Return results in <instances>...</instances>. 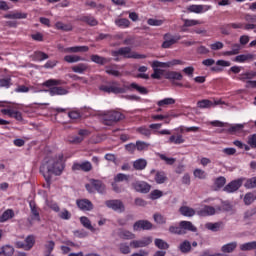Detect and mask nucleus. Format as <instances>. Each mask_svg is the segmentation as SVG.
Instances as JSON below:
<instances>
[{"mask_svg": "<svg viewBox=\"0 0 256 256\" xmlns=\"http://www.w3.org/2000/svg\"><path fill=\"white\" fill-rule=\"evenodd\" d=\"M64 169L65 162H63V154H59L54 158H50L40 167V173L43 175L48 189L51 187L52 175H62Z\"/></svg>", "mask_w": 256, "mask_h": 256, "instance_id": "nucleus-1", "label": "nucleus"}, {"mask_svg": "<svg viewBox=\"0 0 256 256\" xmlns=\"http://www.w3.org/2000/svg\"><path fill=\"white\" fill-rule=\"evenodd\" d=\"M138 91L140 95H147L149 91L147 88L143 86H139L137 83H131L130 85H123V87L119 86L118 81H110L107 84H103L100 86V91L104 93H114V95H119V93H127L128 91Z\"/></svg>", "mask_w": 256, "mask_h": 256, "instance_id": "nucleus-2", "label": "nucleus"}, {"mask_svg": "<svg viewBox=\"0 0 256 256\" xmlns=\"http://www.w3.org/2000/svg\"><path fill=\"white\" fill-rule=\"evenodd\" d=\"M111 55L115 57L114 61H119V56L124 57V59H147L145 54L132 52L131 47H121L118 50H112Z\"/></svg>", "mask_w": 256, "mask_h": 256, "instance_id": "nucleus-3", "label": "nucleus"}, {"mask_svg": "<svg viewBox=\"0 0 256 256\" xmlns=\"http://www.w3.org/2000/svg\"><path fill=\"white\" fill-rule=\"evenodd\" d=\"M256 77V72L255 71H246L238 76L233 77V79H236V81H241L242 83H246V87H251L252 89H256V80H251L255 79Z\"/></svg>", "mask_w": 256, "mask_h": 256, "instance_id": "nucleus-4", "label": "nucleus"}, {"mask_svg": "<svg viewBox=\"0 0 256 256\" xmlns=\"http://www.w3.org/2000/svg\"><path fill=\"white\" fill-rule=\"evenodd\" d=\"M91 135V131L87 129H80L78 134H70L67 136L66 141L70 145H81L83 141H85V137H89Z\"/></svg>", "mask_w": 256, "mask_h": 256, "instance_id": "nucleus-5", "label": "nucleus"}, {"mask_svg": "<svg viewBox=\"0 0 256 256\" xmlns=\"http://www.w3.org/2000/svg\"><path fill=\"white\" fill-rule=\"evenodd\" d=\"M164 42L162 43L163 49H171L175 43H179L182 37L179 34L173 35L171 33H166L163 36Z\"/></svg>", "mask_w": 256, "mask_h": 256, "instance_id": "nucleus-6", "label": "nucleus"}, {"mask_svg": "<svg viewBox=\"0 0 256 256\" xmlns=\"http://www.w3.org/2000/svg\"><path fill=\"white\" fill-rule=\"evenodd\" d=\"M125 119V115L119 111H110L107 113L104 123L105 125H113V123H117L118 121H123Z\"/></svg>", "mask_w": 256, "mask_h": 256, "instance_id": "nucleus-7", "label": "nucleus"}, {"mask_svg": "<svg viewBox=\"0 0 256 256\" xmlns=\"http://www.w3.org/2000/svg\"><path fill=\"white\" fill-rule=\"evenodd\" d=\"M243 181H245V178H238L231 181L224 187V191L226 193H235V191H239V189H241L243 186Z\"/></svg>", "mask_w": 256, "mask_h": 256, "instance_id": "nucleus-8", "label": "nucleus"}, {"mask_svg": "<svg viewBox=\"0 0 256 256\" xmlns=\"http://www.w3.org/2000/svg\"><path fill=\"white\" fill-rule=\"evenodd\" d=\"M211 9H213V6L211 5H203V4H192L190 6H188L187 10L190 13H196V14H200V13H207V11H211Z\"/></svg>", "mask_w": 256, "mask_h": 256, "instance_id": "nucleus-9", "label": "nucleus"}, {"mask_svg": "<svg viewBox=\"0 0 256 256\" xmlns=\"http://www.w3.org/2000/svg\"><path fill=\"white\" fill-rule=\"evenodd\" d=\"M76 205H77L78 209H80V211H93V209L95 207L93 205V202H91V200H89L87 198L77 199Z\"/></svg>", "mask_w": 256, "mask_h": 256, "instance_id": "nucleus-10", "label": "nucleus"}, {"mask_svg": "<svg viewBox=\"0 0 256 256\" xmlns=\"http://www.w3.org/2000/svg\"><path fill=\"white\" fill-rule=\"evenodd\" d=\"M153 243V238L151 236L144 237L141 240H134L130 242V247L133 249H139L142 247H147Z\"/></svg>", "mask_w": 256, "mask_h": 256, "instance_id": "nucleus-11", "label": "nucleus"}, {"mask_svg": "<svg viewBox=\"0 0 256 256\" xmlns=\"http://www.w3.org/2000/svg\"><path fill=\"white\" fill-rule=\"evenodd\" d=\"M153 229V224L148 220H138L133 225V231H150Z\"/></svg>", "mask_w": 256, "mask_h": 256, "instance_id": "nucleus-12", "label": "nucleus"}, {"mask_svg": "<svg viewBox=\"0 0 256 256\" xmlns=\"http://www.w3.org/2000/svg\"><path fill=\"white\" fill-rule=\"evenodd\" d=\"M215 213H217V208L209 205H204L202 209L196 211L199 217H212Z\"/></svg>", "mask_w": 256, "mask_h": 256, "instance_id": "nucleus-13", "label": "nucleus"}, {"mask_svg": "<svg viewBox=\"0 0 256 256\" xmlns=\"http://www.w3.org/2000/svg\"><path fill=\"white\" fill-rule=\"evenodd\" d=\"M105 205L109 209H113V211H119L120 213H123V211H125V205H123V202L121 200H107L105 202Z\"/></svg>", "mask_w": 256, "mask_h": 256, "instance_id": "nucleus-14", "label": "nucleus"}, {"mask_svg": "<svg viewBox=\"0 0 256 256\" xmlns=\"http://www.w3.org/2000/svg\"><path fill=\"white\" fill-rule=\"evenodd\" d=\"M132 187L137 193H149L151 191V185L144 181H136L132 184Z\"/></svg>", "mask_w": 256, "mask_h": 256, "instance_id": "nucleus-15", "label": "nucleus"}, {"mask_svg": "<svg viewBox=\"0 0 256 256\" xmlns=\"http://www.w3.org/2000/svg\"><path fill=\"white\" fill-rule=\"evenodd\" d=\"M215 105H221V101H215L213 103L209 99H203L197 102V107H199V109H211V107H215Z\"/></svg>", "mask_w": 256, "mask_h": 256, "instance_id": "nucleus-16", "label": "nucleus"}, {"mask_svg": "<svg viewBox=\"0 0 256 256\" xmlns=\"http://www.w3.org/2000/svg\"><path fill=\"white\" fill-rule=\"evenodd\" d=\"M29 207L32 214V220L41 221V215L39 214V208H37V204L35 203V200H31L29 202Z\"/></svg>", "mask_w": 256, "mask_h": 256, "instance_id": "nucleus-17", "label": "nucleus"}, {"mask_svg": "<svg viewBox=\"0 0 256 256\" xmlns=\"http://www.w3.org/2000/svg\"><path fill=\"white\" fill-rule=\"evenodd\" d=\"M79 21H81L82 23H86V25H89L90 27H97V25H99V21L92 15L81 16L79 18Z\"/></svg>", "mask_w": 256, "mask_h": 256, "instance_id": "nucleus-18", "label": "nucleus"}, {"mask_svg": "<svg viewBox=\"0 0 256 256\" xmlns=\"http://www.w3.org/2000/svg\"><path fill=\"white\" fill-rule=\"evenodd\" d=\"M118 237L120 239H124L125 241H131L132 239H135L136 236L133 232L120 228L118 230Z\"/></svg>", "mask_w": 256, "mask_h": 256, "instance_id": "nucleus-19", "label": "nucleus"}, {"mask_svg": "<svg viewBox=\"0 0 256 256\" xmlns=\"http://www.w3.org/2000/svg\"><path fill=\"white\" fill-rule=\"evenodd\" d=\"M180 227L182 231H190L191 233H197V228L193 225V222L182 220L180 221Z\"/></svg>", "mask_w": 256, "mask_h": 256, "instance_id": "nucleus-20", "label": "nucleus"}, {"mask_svg": "<svg viewBox=\"0 0 256 256\" xmlns=\"http://www.w3.org/2000/svg\"><path fill=\"white\" fill-rule=\"evenodd\" d=\"M65 53H87L89 46H72L65 48Z\"/></svg>", "mask_w": 256, "mask_h": 256, "instance_id": "nucleus-21", "label": "nucleus"}, {"mask_svg": "<svg viewBox=\"0 0 256 256\" xmlns=\"http://www.w3.org/2000/svg\"><path fill=\"white\" fill-rule=\"evenodd\" d=\"M4 19H27V13L12 11L4 15Z\"/></svg>", "mask_w": 256, "mask_h": 256, "instance_id": "nucleus-22", "label": "nucleus"}, {"mask_svg": "<svg viewBox=\"0 0 256 256\" xmlns=\"http://www.w3.org/2000/svg\"><path fill=\"white\" fill-rule=\"evenodd\" d=\"M179 213H181L183 217H195L197 211L189 206H182L179 208Z\"/></svg>", "mask_w": 256, "mask_h": 256, "instance_id": "nucleus-23", "label": "nucleus"}, {"mask_svg": "<svg viewBox=\"0 0 256 256\" xmlns=\"http://www.w3.org/2000/svg\"><path fill=\"white\" fill-rule=\"evenodd\" d=\"M49 93L51 97H55V95H67L69 91L61 86H54L49 89Z\"/></svg>", "mask_w": 256, "mask_h": 256, "instance_id": "nucleus-24", "label": "nucleus"}, {"mask_svg": "<svg viewBox=\"0 0 256 256\" xmlns=\"http://www.w3.org/2000/svg\"><path fill=\"white\" fill-rule=\"evenodd\" d=\"M71 70L73 71V73H79L80 75H83V73L89 70V64L79 63L72 66Z\"/></svg>", "mask_w": 256, "mask_h": 256, "instance_id": "nucleus-25", "label": "nucleus"}, {"mask_svg": "<svg viewBox=\"0 0 256 256\" xmlns=\"http://www.w3.org/2000/svg\"><path fill=\"white\" fill-rule=\"evenodd\" d=\"M91 61H93V63H96L97 65H107V63L111 61V58H105L97 54H93L91 55Z\"/></svg>", "mask_w": 256, "mask_h": 256, "instance_id": "nucleus-26", "label": "nucleus"}, {"mask_svg": "<svg viewBox=\"0 0 256 256\" xmlns=\"http://www.w3.org/2000/svg\"><path fill=\"white\" fill-rule=\"evenodd\" d=\"M90 183H92V186L94 187L95 191L97 193H105V184L101 180L92 179L90 180Z\"/></svg>", "mask_w": 256, "mask_h": 256, "instance_id": "nucleus-27", "label": "nucleus"}, {"mask_svg": "<svg viewBox=\"0 0 256 256\" xmlns=\"http://www.w3.org/2000/svg\"><path fill=\"white\" fill-rule=\"evenodd\" d=\"M80 223L83 225V227H85V229L91 231V233H95V231H97V229L91 225V220H89L87 216L80 217Z\"/></svg>", "mask_w": 256, "mask_h": 256, "instance_id": "nucleus-28", "label": "nucleus"}, {"mask_svg": "<svg viewBox=\"0 0 256 256\" xmlns=\"http://www.w3.org/2000/svg\"><path fill=\"white\" fill-rule=\"evenodd\" d=\"M253 54H241L234 58L235 63H246V61H253Z\"/></svg>", "mask_w": 256, "mask_h": 256, "instance_id": "nucleus-29", "label": "nucleus"}, {"mask_svg": "<svg viewBox=\"0 0 256 256\" xmlns=\"http://www.w3.org/2000/svg\"><path fill=\"white\" fill-rule=\"evenodd\" d=\"M13 253H15V248L11 245L0 247V256H13Z\"/></svg>", "mask_w": 256, "mask_h": 256, "instance_id": "nucleus-30", "label": "nucleus"}, {"mask_svg": "<svg viewBox=\"0 0 256 256\" xmlns=\"http://www.w3.org/2000/svg\"><path fill=\"white\" fill-rule=\"evenodd\" d=\"M167 143H170V144H174V145H181L183 143H185V138H183V135L181 134H178L177 136L176 135H172L169 137Z\"/></svg>", "mask_w": 256, "mask_h": 256, "instance_id": "nucleus-31", "label": "nucleus"}, {"mask_svg": "<svg viewBox=\"0 0 256 256\" xmlns=\"http://www.w3.org/2000/svg\"><path fill=\"white\" fill-rule=\"evenodd\" d=\"M15 217V212L13 209H7L0 216V223H5V221H9V219H13Z\"/></svg>", "mask_w": 256, "mask_h": 256, "instance_id": "nucleus-32", "label": "nucleus"}, {"mask_svg": "<svg viewBox=\"0 0 256 256\" xmlns=\"http://www.w3.org/2000/svg\"><path fill=\"white\" fill-rule=\"evenodd\" d=\"M44 249V256H51V253L55 250V241H47L44 245Z\"/></svg>", "mask_w": 256, "mask_h": 256, "instance_id": "nucleus-33", "label": "nucleus"}, {"mask_svg": "<svg viewBox=\"0 0 256 256\" xmlns=\"http://www.w3.org/2000/svg\"><path fill=\"white\" fill-rule=\"evenodd\" d=\"M133 167L136 171H143L147 167V160L139 158L133 162Z\"/></svg>", "mask_w": 256, "mask_h": 256, "instance_id": "nucleus-34", "label": "nucleus"}, {"mask_svg": "<svg viewBox=\"0 0 256 256\" xmlns=\"http://www.w3.org/2000/svg\"><path fill=\"white\" fill-rule=\"evenodd\" d=\"M154 245L158 249H161L160 251H167V249H169V243H167L165 240L161 238H156L154 240Z\"/></svg>", "mask_w": 256, "mask_h": 256, "instance_id": "nucleus-35", "label": "nucleus"}, {"mask_svg": "<svg viewBox=\"0 0 256 256\" xmlns=\"http://www.w3.org/2000/svg\"><path fill=\"white\" fill-rule=\"evenodd\" d=\"M55 28L58 31H65V32L73 31V25L65 24L61 21L55 23Z\"/></svg>", "mask_w": 256, "mask_h": 256, "instance_id": "nucleus-36", "label": "nucleus"}, {"mask_svg": "<svg viewBox=\"0 0 256 256\" xmlns=\"http://www.w3.org/2000/svg\"><path fill=\"white\" fill-rule=\"evenodd\" d=\"M166 79L170 81H181L183 79V74L181 72L170 71L166 74Z\"/></svg>", "mask_w": 256, "mask_h": 256, "instance_id": "nucleus-37", "label": "nucleus"}, {"mask_svg": "<svg viewBox=\"0 0 256 256\" xmlns=\"http://www.w3.org/2000/svg\"><path fill=\"white\" fill-rule=\"evenodd\" d=\"M154 179L158 185H163L167 181V174L164 171H157Z\"/></svg>", "mask_w": 256, "mask_h": 256, "instance_id": "nucleus-38", "label": "nucleus"}, {"mask_svg": "<svg viewBox=\"0 0 256 256\" xmlns=\"http://www.w3.org/2000/svg\"><path fill=\"white\" fill-rule=\"evenodd\" d=\"M33 61H45L46 59H49V55L42 51H36L32 55Z\"/></svg>", "mask_w": 256, "mask_h": 256, "instance_id": "nucleus-39", "label": "nucleus"}, {"mask_svg": "<svg viewBox=\"0 0 256 256\" xmlns=\"http://www.w3.org/2000/svg\"><path fill=\"white\" fill-rule=\"evenodd\" d=\"M85 58L79 55H66L64 56V61L66 63H79V61H84Z\"/></svg>", "mask_w": 256, "mask_h": 256, "instance_id": "nucleus-40", "label": "nucleus"}, {"mask_svg": "<svg viewBox=\"0 0 256 256\" xmlns=\"http://www.w3.org/2000/svg\"><path fill=\"white\" fill-rule=\"evenodd\" d=\"M115 25L120 27V29H127V27L131 25V21H129L127 18H118L115 20Z\"/></svg>", "mask_w": 256, "mask_h": 256, "instance_id": "nucleus-41", "label": "nucleus"}, {"mask_svg": "<svg viewBox=\"0 0 256 256\" xmlns=\"http://www.w3.org/2000/svg\"><path fill=\"white\" fill-rule=\"evenodd\" d=\"M24 243L26 245V251H31L33 249V247L35 246V236L28 235L25 238Z\"/></svg>", "mask_w": 256, "mask_h": 256, "instance_id": "nucleus-42", "label": "nucleus"}, {"mask_svg": "<svg viewBox=\"0 0 256 256\" xmlns=\"http://www.w3.org/2000/svg\"><path fill=\"white\" fill-rule=\"evenodd\" d=\"M244 187L245 189H256V176L251 178H244Z\"/></svg>", "mask_w": 256, "mask_h": 256, "instance_id": "nucleus-43", "label": "nucleus"}, {"mask_svg": "<svg viewBox=\"0 0 256 256\" xmlns=\"http://www.w3.org/2000/svg\"><path fill=\"white\" fill-rule=\"evenodd\" d=\"M234 249H237V242H231L223 245L221 251L222 253H233Z\"/></svg>", "mask_w": 256, "mask_h": 256, "instance_id": "nucleus-44", "label": "nucleus"}, {"mask_svg": "<svg viewBox=\"0 0 256 256\" xmlns=\"http://www.w3.org/2000/svg\"><path fill=\"white\" fill-rule=\"evenodd\" d=\"M221 225H223V223H221V222H215V223L208 222V223H206L205 227L209 231L217 232V231H219V229H221Z\"/></svg>", "mask_w": 256, "mask_h": 256, "instance_id": "nucleus-45", "label": "nucleus"}, {"mask_svg": "<svg viewBox=\"0 0 256 256\" xmlns=\"http://www.w3.org/2000/svg\"><path fill=\"white\" fill-rule=\"evenodd\" d=\"M253 249H256V241L247 242L240 245V251H253Z\"/></svg>", "mask_w": 256, "mask_h": 256, "instance_id": "nucleus-46", "label": "nucleus"}, {"mask_svg": "<svg viewBox=\"0 0 256 256\" xmlns=\"http://www.w3.org/2000/svg\"><path fill=\"white\" fill-rule=\"evenodd\" d=\"M57 85H63V81L56 79H49L43 83V87H57Z\"/></svg>", "mask_w": 256, "mask_h": 256, "instance_id": "nucleus-47", "label": "nucleus"}, {"mask_svg": "<svg viewBox=\"0 0 256 256\" xmlns=\"http://www.w3.org/2000/svg\"><path fill=\"white\" fill-rule=\"evenodd\" d=\"M176 101L173 98H164L157 102L158 107H167V105H175Z\"/></svg>", "mask_w": 256, "mask_h": 256, "instance_id": "nucleus-48", "label": "nucleus"}, {"mask_svg": "<svg viewBox=\"0 0 256 256\" xmlns=\"http://www.w3.org/2000/svg\"><path fill=\"white\" fill-rule=\"evenodd\" d=\"M179 249H180L181 253H189L191 251V242H189V240L183 241L179 245Z\"/></svg>", "mask_w": 256, "mask_h": 256, "instance_id": "nucleus-49", "label": "nucleus"}, {"mask_svg": "<svg viewBox=\"0 0 256 256\" xmlns=\"http://www.w3.org/2000/svg\"><path fill=\"white\" fill-rule=\"evenodd\" d=\"M153 219L158 225H165V223H167V218L159 213H155Z\"/></svg>", "mask_w": 256, "mask_h": 256, "instance_id": "nucleus-50", "label": "nucleus"}, {"mask_svg": "<svg viewBox=\"0 0 256 256\" xmlns=\"http://www.w3.org/2000/svg\"><path fill=\"white\" fill-rule=\"evenodd\" d=\"M129 178L130 176L127 174H123V173H118L115 177H114V181L116 183H121L123 181H126V183H129Z\"/></svg>", "mask_w": 256, "mask_h": 256, "instance_id": "nucleus-51", "label": "nucleus"}, {"mask_svg": "<svg viewBox=\"0 0 256 256\" xmlns=\"http://www.w3.org/2000/svg\"><path fill=\"white\" fill-rule=\"evenodd\" d=\"M256 196L252 192H248L244 196V203L245 205H251L253 201H255Z\"/></svg>", "mask_w": 256, "mask_h": 256, "instance_id": "nucleus-52", "label": "nucleus"}, {"mask_svg": "<svg viewBox=\"0 0 256 256\" xmlns=\"http://www.w3.org/2000/svg\"><path fill=\"white\" fill-rule=\"evenodd\" d=\"M169 231L174 235H185L187 233L186 231H182L180 224L179 226H170Z\"/></svg>", "mask_w": 256, "mask_h": 256, "instance_id": "nucleus-53", "label": "nucleus"}, {"mask_svg": "<svg viewBox=\"0 0 256 256\" xmlns=\"http://www.w3.org/2000/svg\"><path fill=\"white\" fill-rule=\"evenodd\" d=\"M136 149L137 151H147V149H149V144L147 142L138 140L136 141Z\"/></svg>", "mask_w": 256, "mask_h": 256, "instance_id": "nucleus-54", "label": "nucleus"}, {"mask_svg": "<svg viewBox=\"0 0 256 256\" xmlns=\"http://www.w3.org/2000/svg\"><path fill=\"white\" fill-rule=\"evenodd\" d=\"M225 183H227V179L223 176H220V177L216 178L214 185L218 189H221L222 187H225Z\"/></svg>", "mask_w": 256, "mask_h": 256, "instance_id": "nucleus-55", "label": "nucleus"}, {"mask_svg": "<svg viewBox=\"0 0 256 256\" xmlns=\"http://www.w3.org/2000/svg\"><path fill=\"white\" fill-rule=\"evenodd\" d=\"M13 83H11V77H6L0 79V87H4L5 89H9Z\"/></svg>", "mask_w": 256, "mask_h": 256, "instance_id": "nucleus-56", "label": "nucleus"}, {"mask_svg": "<svg viewBox=\"0 0 256 256\" xmlns=\"http://www.w3.org/2000/svg\"><path fill=\"white\" fill-rule=\"evenodd\" d=\"M58 217H60V219H64L65 221H69V219H71V212H69L67 209H63L58 213Z\"/></svg>", "mask_w": 256, "mask_h": 256, "instance_id": "nucleus-57", "label": "nucleus"}, {"mask_svg": "<svg viewBox=\"0 0 256 256\" xmlns=\"http://www.w3.org/2000/svg\"><path fill=\"white\" fill-rule=\"evenodd\" d=\"M194 177L197 179H206L207 173L204 170L197 168L194 170Z\"/></svg>", "mask_w": 256, "mask_h": 256, "instance_id": "nucleus-58", "label": "nucleus"}, {"mask_svg": "<svg viewBox=\"0 0 256 256\" xmlns=\"http://www.w3.org/2000/svg\"><path fill=\"white\" fill-rule=\"evenodd\" d=\"M148 25H150L151 27H161V25H163V20H158V19H154V18H149L147 20Z\"/></svg>", "mask_w": 256, "mask_h": 256, "instance_id": "nucleus-59", "label": "nucleus"}, {"mask_svg": "<svg viewBox=\"0 0 256 256\" xmlns=\"http://www.w3.org/2000/svg\"><path fill=\"white\" fill-rule=\"evenodd\" d=\"M137 132L140 133V135H144V137H151V129L145 126L139 127Z\"/></svg>", "mask_w": 256, "mask_h": 256, "instance_id": "nucleus-60", "label": "nucleus"}, {"mask_svg": "<svg viewBox=\"0 0 256 256\" xmlns=\"http://www.w3.org/2000/svg\"><path fill=\"white\" fill-rule=\"evenodd\" d=\"M119 249H120V253H123V255H129V253H131V248L127 243H121L119 246Z\"/></svg>", "mask_w": 256, "mask_h": 256, "instance_id": "nucleus-61", "label": "nucleus"}, {"mask_svg": "<svg viewBox=\"0 0 256 256\" xmlns=\"http://www.w3.org/2000/svg\"><path fill=\"white\" fill-rule=\"evenodd\" d=\"M247 144L251 149H256V134L248 136Z\"/></svg>", "mask_w": 256, "mask_h": 256, "instance_id": "nucleus-62", "label": "nucleus"}, {"mask_svg": "<svg viewBox=\"0 0 256 256\" xmlns=\"http://www.w3.org/2000/svg\"><path fill=\"white\" fill-rule=\"evenodd\" d=\"M201 22L199 20H184V27H195V25H200Z\"/></svg>", "mask_w": 256, "mask_h": 256, "instance_id": "nucleus-63", "label": "nucleus"}, {"mask_svg": "<svg viewBox=\"0 0 256 256\" xmlns=\"http://www.w3.org/2000/svg\"><path fill=\"white\" fill-rule=\"evenodd\" d=\"M223 47H225V45L223 44V42H220V41H217L210 45V49L212 51H219V50L223 49Z\"/></svg>", "mask_w": 256, "mask_h": 256, "instance_id": "nucleus-64", "label": "nucleus"}]
</instances>
